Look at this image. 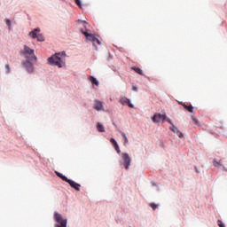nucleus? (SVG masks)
<instances>
[{"label": "nucleus", "mask_w": 227, "mask_h": 227, "mask_svg": "<svg viewBox=\"0 0 227 227\" xmlns=\"http://www.w3.org/2000/svg\"><path fill=\"white\" fill-rule=\"evenodd\" d=\"M31 61H34V60H27V61L23 64L24 67L27 68V71H28V73H33V70H34V68H33V64L31 63Z\"/></svg>", "instance_id": "obj_9"}, {"label": "nucleus", "mask_w": 227, "mask_h": 227, "mask_svg": "<svg viewBox=\"0 0 227 227\" xmlns=\"http://www.w3.org/2000/svg\"><path fill=\"white\" fill-rule=\"evenodd\" d=\"M213 165L215 166V167L222 166L221 161H217V160H214Z\"/></svg>", "instance_id": "obj_22"}, {"label": "nucleus", "mask_w": 227, "mask_h": 227, "mask_svg": "<svg viewBox=\"0 0 227 227\" xmlns=\"http://www.w3.org/2000/svg\"><path fill=\"white\" fill-rule=\"evenodd\" d=\"M122 137L124 138V145H127L129 144V140L127 138V136L125 134V132H121Z\"/></svg>", "instance_id": "obj_19"}, {"label": "nucleus", "mask_w": 227, "mask_h": 227, "mask_svg": "<svg viewBox=\"0 0 227 227\" xmlns=\"http://www.w3.org/2000/svg\"><path fill=\"white\" fill-rule=\"evenodd\" d=\"M95 109L100 111L103 109V103L100 100H95Z\"/></svg>", "instance_id": "obj_13"}, {"label": "nucleus", "mask_w": 227, "mask_h": 227, "mask_svg": "<svg viewBox=\"0 0 227 227\" xmlns=\"http://www.w3.org/2000/svg\"><path fill=\"white\" fill-rule=\"evenodd\" d=\"M75 3H76V4H77L80 8L82 7V1H81V0H75Z\"/></svg>", "instance_id": "obj_23"}, {"label": "nucleus", "mask_w": 227, "mask_h": 227, "mask_svg": "<svg viewBox=\"0 0 227 227\" xmlns=\"http://www.w3.org/2000/svg\"><path fill=\"white\" fill-rule=\"evenodd\" d=\"M56 175L60 178L62 179L64 182H67V180L68 178L67 177V176H64L62 175V173H59V172H55Z\"/></svg>", "instance_id": "obj_16"}, {"label": "nucleus", "mask_w": 227, "mask_h": 227, "mask_svg": "<svg viewBox=\"0 0 227 227\" xmlns=\"http://www.w3.org/2000/svg\"><path fill=\"white\" fill-rule=\"evenodd\" d=\"M66 53L62 51L61 53H56L54 56L49 57L48 62L50 65L58 66V67H63L65 66Z\"/></svg>", "instance_id": "obj_1"}, {"label": "nucleus", "mask_w": 227, "mask_h": 227, "mask_svg": "<svg viewBox=\"0 0 227 227\" xmlns=\"http://www.w3.org/2000/svg\"><path fill=\"white\" fill-rule=\"evenodd\" d=\"M122 159L124 160V166H125V169L129 170L132 162V159L130 158V156L129 155V153H121Z\"/></svg>", "instance_id": "obj_6"}, {"label": "nucleus", "mask_w": 227, "mask_h": 227, "mask_svg": "<svg viewBox=\"0 0 227 227\" xmlns=\"http://www.w3.org/2000/svg\"><path fill=\"white\" fill-rule=\"evenodd\" d=\"M168 123L171 124V127H173V121H171V119H167Z\"/></svg>", "instance_id": "obj_28"}, {"label": "nucleus", "mask_w": 227, "mask_h": 227, "mask_svg": "<svg viewBox=\"0 0 227 227\" xmlns=\"http://www.w3.org/2000/svg\"><path fill=\"white\" fill-rule=\"evenodd\" d=\"M23 56L27 59V60H37V57L35 54V50L31 49L30 47L25 45L24 49L20 51Z\"/></svg>", "instance_id": "obj_2"}, {"label": "nucleus", "mask_w": 227, "mask_h": 227, "mask_svg": "<svg viewBox=\"0 0 227 227\" xmlns=\"http://www.w3.org/2000/svg\"><path fill=\"white\" fill-rule=\"evenodd\" d=\"M150 207H151L153 210H155L156 208H158V205L153 204V203L150 204Z\"/></svg>", "instance_id": "obj_24"}, {"label": "nucleus", "mask_w": 227, "mask_h": 227, "mask_svg": "<svg viewBox=\"0 0 227 227\" xmlns=\"http://www.w3.org/2000/svg\"><path fill=\"white\" fill-rule=\"evenodd\" d=\"M89 80L90 81L91 84H94V85H99V82L98 80H96V78H94V76H90L89 77Z\"/></svg>", "instance_id": "obj_18"}, {"label": "nucleus", "mask_w": 227, "mask_h": 227, "mask_svg": "<svg viewBox=\"0 0 227 227\" xmlns=\"http://www.w3.org/2000/svg\"><path fill=\"white\" fill-rule=\"evenodd\" d=\"M97 129L99 131V133H105L106 129L103 124H100V122L97 123Z\"/></svg>", "instance_id": "obj_14"}, {"label": "nucleus", "mask_w": 227, "mask_h": 227, "mask_svg": "<svg viewBox=\"0 0 227 227\" xmlns=\"http://www.w3.org/2000/svg\"><path fill=\"white\" fill-rule=\"evenodd\" d=\"M67 183H68V184L71 185V187L73 189L76 190L77 192H80L81 184H78V183H76V181L70 180V178H67Z\"/></svg>", "instance_id": "obj_8"}, {"label": "nucleus", "mask_w": 227, "mask_h": 227, "mask_svg": "<svg viewBox=\"0 0 227 227\" xmlns=\"http://www.w3.org/2000/svg\"><path fill=\"white\" fill-rule=\"evenodd\" d=\"M41 29H39V27H36L35 29L32 30L30 32V37L33 39H37L38 42H43L44 41V37L43 36L42 34H37V32H40Z\"/></svg>", "instance_id": "obj_5"}, {"label": "nucleus", "mask_w": 227, "mask_h": 227, "mask_svg": "<svg viewBox=\"0 0 227 227\" xmlns=\"http://www.w3.org/2000/svg\"><path fill=\"white\" fill-rule=\"evenodd\" d=\"M192 120L193 123L196 124V126H199L200 122H199V120L196 117L192 115Z\"/></svg>", "instance_id": "obj_20"}, {"label": "nucleus", "mask_w": 227, "mask_h": 227, "mask_svg": "<svg viewBox=\"0 0 227 227\" xmlns=\"http://www.w3.org/2000/svg\"><path fill=\"white\" fill-rule=\"evenodd\" d=\"M54 220L58 223L55 224L54 227H67V219L62 218V215L59 214L58 212H54Z\"/></svg>", "instance_id": "obj_3"}, {"label": "nucleus", "mask_w": 227, "mask_h": 227, "mask_svg": "<svg viewBox=\"0 0 227 227\" xmlns=\"http://www.w3.org/2000/svg\"><path fill=\"white\" fill-rule=\"evenodd\" d=\"M170 130H172L173 133L176 134L177 137H179V138H183V137H184L183 132L179 131L177 127L174 126V124H172V127H170Z\"/></svg>", "instance_id": "obj_11"}, {"label": "nucleus", "mask_w": 227, "mask_h": 227, "mask_svg": "<svg viewBox=\"0 0 227 227\" xmlns=\"http://www.w3.org/2000/svg\"><path fill=\"white\" fill-rule=\"evenodd\" d=\"M131 69L140 75H144L143 69L139 68V67H132Z\"/></svg>", "instance_id": "obj_15"}, {"label": "nucleus", "mask_w": 227, "mask_h": 227, "mask_svg": "<svg viewBox=\"0 0 227 227\" xmlns=\"http://www.w3.org/2000/svg\"><path fill=\"white\" fill-rule=\"evenodd\" d=\"M6 72L10 73V66L8 64H5Z\"/></svg>", "instance_id": "obj_27"}, {"label": "nucleus", "mask_w": 227, "mask_h": 227, "mask_svg": "<svg viewBox=\"0 0 227 227\" xmlns=\"http://www.w3.org/2000/svg\"><path fill=\"white\" fill-rule=\"evenodd\" d=\"M132 90L137 91V86L133 85Z\"/></svg>", "instance_id": "obj_29"}, {"label": "nucleus", "mask_w": 227, "mask_h": 227, "mask_svg": "<svg viewBox=\"0 0 227 227\" xmlns=\"http://www.w3.org/2000/svg\"><path fill=\"white\" fill-rule=\"evenodd\" d=\"M78 22H82L83 23V27H85V30L82 28L81 32H82V34L84 35V36L86 37L87 41L94 42L95 35L89 34V32L87 31L88 22H86V20H78Z\"/></svg>", "instance_id": "obj_4"}, {"label": "nucleus", "mask_w": 227, "mask_h": 227, "mask_svg": "<svg viewBox=\"0 0 227 227\" xmlns=\"http://www.w3.org/2000/svg\"><path fill=\"white\" fill-rule=\"evenodd\" d=\"M94 42H96L98 44H102V42L99 41V39H98V37L94 36Z\"/></svg>", "instance_id": "obj_25"}, {"label": "nucleus", "mask_w": 227, "mask_h": 227, "mask_svg": "<svg viewBox=\"0 0 227 227\" xmlns=\"http://www.w3.org/2000/svg\"><path fill=\"white\" fill-rule=\"evenodd\" d=\"M218 226L220 227H226L224 223H223V221H221L220 219H218L217 221Z\"/></svg>", "instance_id": "obj_21"}, {"label": "nucleus", "mask_w": 227, "mask_h": 227, "mask_svg": "<svg viewBox=\"0 0 227 227\" xmlns=\"http://www.w3.org/2000/svg\"><path fill=\"white\" fill-rule=\"evenodd\" d=\"M168 119L166 114H160V113H155L153 115L152 120L154 123H160V121H164V120Z\"/></svg>", "instance_id": "obj_7"}, {"label": "nucleus", "mask_w": 227, "mask_h": 227, "mask_svg": "<svg viewBox=\"0 0 227 227\" xmlns=\"http://www.w3.org/2000/svg\"><path fill=\"white\" fill-rule=\"evenodd\" d=\"M6 24L9 26V29L12 27V20H6Z\"/></svg>", "instance_id": "obj_26"}, {"label": "nucleus", "mask_w": 227, "mask_h": 227, "mask_svg": "<svg viewBox=\"0 0 227 227\" xmlns=\"http://www.w3.org/2000/svg\"><path fill=\"white\" fill-rule=\"evenodd\" d=\"M182 105L184 107V109L188 110V112H190L191 114L193 113V106L192 105H190V106H187L185 103H182Z\"/></svg>", "instance_id": "obj_17"}, {"label": "nucleus", "mask_w": 227, "mask_h": 227, "mask_svg": "<svg viewBox=\"0 0 227 227\" xmlns=\"http://www.w3.org/2000/svg\"><path fill=\"white\" fill-rule=\"evenodd\" d=\"M120 103L121 105H128L129 107L133 108L134 105L130 102V99H128V98H121L120 99Z\"/></svg>", "instance_id": "obj_10"}, {"label": "nucleus", "mask_w": 227, "mask_h": 227, "mask_svg": "<svg viewBox=\"0 0 227 227\" xmlns=\"http://www.w3.org/2000/svg\"><path fill=\"white\" fill-rule=\"evenodd\" d=\"M110 142L114 145V150L117 152V153H121V149H120V147L118 145V142L116 141V139L111 138Z\"/></svg>", "instance_id": "obj_12"}]
</instances>
